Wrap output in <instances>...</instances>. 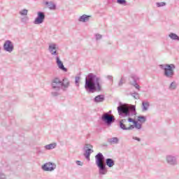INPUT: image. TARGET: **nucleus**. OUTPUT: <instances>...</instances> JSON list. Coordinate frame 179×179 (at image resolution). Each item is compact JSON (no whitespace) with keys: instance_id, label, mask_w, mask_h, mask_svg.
Here are the masks:
<instances>
[{"instance_id":"obj_11","label":"nucleus","mask_w":179,"mask_h":179,"mask_svg":"<svg viewBox=\"0 0 179 179\" xmlns=\"http://www.w3.org/2000/svg\"><path fill=\"white\" fill-rule=\"evenodd\" d=\"M37 17L34 21V24H41L44 23L45 19V15L43 12H38Z\"/></svg>"},{"instance_id":"obj_10","label":"nucleus","mask_w":179,"mask_h":179,"mask_svg":"<svg viewBox=\"0 0 179 179\" xmlns=\"http://www.w3.org/2000/svg\"><path fill=\"white\" fill-rule=\"evenodd\" d=\"M101 120L102 121H103V122H106L107 125H111V123L115 121V118H114V116H110L108 113H103V115L101 117Z\"/></svg>"},{"instance_id":"obj_19","label":"nucleus","mask_w":179,"mask_h":179,"mask_svg":"<svg viewBox=\"0 0 179 179\" xmlns=\"http://www.w3.org/2000/svg\"><path fill=\"white\" fill-rule=\"evenodd\" d=\"M150 106V104L149 103V101H143L142 102V111L143 112L148 111V110H149Z\"/></svg>"},{"instance_id":"obj_22","label":"nucleus","mask_w":179,"mask_h":179,"mask_svg":"<svg viewBox=\"0 0 179 179\" xmlns=\"http://www.w3.org/2000/svg\"><path fill=\"white\" fill-rule=\"evenodd\" d=\"M106 166H108L109 168L113 167L115 164V162L111 158L106 159Z\"/></svg>"},{"instance_id":"obj_8","label":"nucleus","mask_w":179,"mask_h":179,"mask_svg":"<svg viewBox=\"0 0 179 179\" xmlns=\"http://www.w3.org/2000/svg\"><path fill=\"white\" fill-rule=\"evenodd\" d=\"M62 80L59 78H55L52 80V89L57 92L62 89Z\"/></svg>"},{"instance_id":"obj_3","label":"nucleus","mask_w":179,"mask_h":179,"mask_svg":"<svg viewBox=\"0 0 179 179\" xmlns=\"http://www.w3.org/2000/svg\"><path fill=\"white\" fill-rule=\"evenodd\" d=\"M95 163L99 168V176H106L108 173L107 168H106V164H104V156L101 152L98 153L95 156Z\"/></svg>"},{"instance_id":"obj_42","label":"nucleus","mask_w":179,"mask_h":179,"mask_svg":"<svg viewBox=\"0 0 179 179\" xmlns=\"http://www.w3.org/2000/svg\"><path fill=\"white\" fill-rule=\"evenodd\" d=\"M52 94L53 96H58V93H57V92H52Z\"/></svg>"},{"instance_id":"obj_37","label":"nucleus","mask_w":179,"mask_h":179,"mask_svg":"<svg viewBox=\"0 0 179 179\" xmlns=\"http://www.w3.org/2000/svg\"><path fill=\"white\" fill-rule=\"evenodd\" d=\"M119 86H122V85H124V79L121 78L120 82H119Z\"/></svg>"},{"instance_id":"obj_34","label":"nucleus","mask_w":179,"mask_h":179,"mask_svg":"<svg viewBox=\"0 0 179 179\" xmlns=\"http://www.w3.org/2000/svg\"><path fill=\"white\" fill-rule=\"evenodd\" d=\"M95 37L96 40H101L103 36H101V34H96Z\"/></svg>"},{"instance_id":"obj_17","label":"nucleus","mask_w":179,"mask_h":179,"mask_svg":"<svg viewBox=\"0 0 179 179\" xmlns=\"http://www.w3.org/2000/svg\"><path fill=\"white\" fill-rule=\"evenodd\" d=\"M108 143L110 145H117V143H120V138L117 137H113L108 139Z\"/></svg>"},{"instance_id":"obj_7","label":"nucleus","mask_w":179,"mask_h":179,"mask_svg":"<svg viewBox=\"0 0 179 179\" xmlns=\"http://www.w3.org/2000/svg\"><path fill=\"white\" fill-rule=\"evenodd\" d=\"M58 45L55 43H50L48 45V51L52 57H58Z\"/></svg>"},{"instance_id":"obj_28","label":"nucleus","mask_w":179,"mask_h":179,"mask_svg":"<svg viewBox=\"0 0 179 179\" xmlns=\"http://www.w3.org/2000/svg\"><path fill=\"white\" fill-rule=\"evenodd\" d=\"M80 82V77L77 76L75 78L76 86L79 87V83Z\"/></svg>"},{"instance_id":"obj_13","label":"nucleus","mask_w":179,"mask_h":179,"mask_svg":"<svg viewBox=\"0 0 179 179\" xmlns=\"http://www.w3.org/2000/svg\"><path fill=\"white\" fill-rule=\"evenodd\" d=\"M71 86V81L69 79L64 78L62 80V90L64 92H66L68 90V88Z\"/></svg>"},{"instance_id":"obj_39","label":"nucleus","mask_w":179,"mask_h":179,"mask_svg":"<svg viewBox=\"0 0 179 179\" xmlns=\"http://www.w3.org/2000/svg\"><path fill=\"white\" fill-rule=\"evenodd\" d=\"M128 121L129 122H133V124H134V122H136V120H134L131 117H129L128 118Z\"/></svg>"},{"instance_id":"obj_16","label":"nucleus","mask_w":179,"mask_h":179,"mask_svg":"<svg viewBox=\"0 0 179 179\" xmlns=\"http://www.w3.org/2000/svg\"><path fill=\"white\" fill-rule=\"evenodd\" d=\"M45 5H47L50 10H55L57 9V4L52 1H45Z\"/></svg>"},{"instance_id":"obj_35","label":"nucleus","mask_w":179,"mask_h":179,"mask_svg":"<svg viewBox=\"0 0 179 179\" xmlns=\"http://www.w3.org/2000/svg\"><path fill=\"white\" fill-rule=\"evenodd\" d=\"M0 179H6V176L1 171H0Z\"/></svg>"},{"instance_id":"obj_14","label":"nucleus","mask_w":179,"mask_h":179,"mask_svg":"<svg viewBox=\"0 0 179 179\" xmlns=\"http://www.w3.org/2000/svg\"><path fill=\"white\" fill-rule=\"evenodd\" d=\"M56 64L61 71H63V72H68V69L65 68L64 66V63H62V61H61V59H59V57H56Z\"/></svg>"},{"instance_id":"obj_12","label":"nucleus","mask_w":179,"mask_h":179,"mask_svg":"<svg viewBox=\"0 0 179 179\" xmlns=\"http://www.w3.org/2000/svg\"><path fill=\"white\" fill-rule=\"evenodd\" d=\"M15 48L13 45V43L12 41L7 40L5 41L3 44V50L6 51V52H12Z\"/></svg>"},{"instance_id":"obj_5","label":"nucleus","mask_w":179,"mask_h":179,"mask_svg":"<svg viewBox=\"0 0 179 179\" xmlns=\"http://www.w3.org/2000/svg\"><path fill=\"white\" fill-rule=\"evenodd\" d=\"M83 149L85 150L84 156L85 159H87L88 162H90V155L94 152L93 145L90 144H85Z\"/></svg>"},{"instance_id":"obj_26","label":"nucleus","mask_w":179,"mask_h":179,"mask_svg":"<svg viewBox=\"0 0 179 179\" xmlns=\"http://www.w3.org/2000/svg\"><path fill=\"white\" fill-rule=\"evenodd\" d=\"M138 122L143 124V122H146V117L145 116H138Z\"/></svg>"},{"instance_id":"obj_6","label":"nucleus","mask_w":179,"mask_h":179,"mask_svg":"<svg viewBox=\"0 0 179 179\" xmlns=\"http://www.w3.org/2000/svg\"><path fill=\"white\" fill-rule=\"evenodd\" d=\"M165 160L169 166H177V164H178L177 157L173 155H167L165 157Z\"/></svg>"},{"instance_id":"obj_40","label":"nucleus","mask_w":179,"mask_h":179,"mask_svg":"<svg viewBox=\"0 0 179 179\" xmlns=\"http://www.w3.org/2000/svg\"><path fill=\"white\" fill-rule=\"evenodd\" d=\"M76 164L78 166H83V163L80 161H76Z\"/></svg>"},{"instance_id":"obj_21","label":"nucleus","mask_w":179,"mask_h":179,"mask_svg":"<svg viewBox=\"0 0 179 179\" xmlns=\"http://www.w3.org/2000/svg\"><path fill=\"white\" fill-rule=\"evenodd\" d=\"M55 148H57V143H52L44 146L45 150H52V149H55Z\"/></svg>"},{"instance_id":"obj_9","label":"nucleus","mask_w":179,"mask_h":179,"mask_svg":"<svg viewBox=\"0 0 179 179\" xmlns=\"http://www.w3.org/2000/svg\"><path fill=\"white\" fill-rule=\"evenodd\" d=\"M41 169L43 171H54L57 169V164L52 162H46L41 166Z\"/></svg>"},{"instance_id":"obj_33","label":"nucleus","mask_w":179,"mask_h":179,"mask_svg":"<svg viewBox=\"0 0 179 179\" xmlns=\"http://www.w3.org/2000/svg\"><path fill=\"white\" fill-rule=\"evenodd\" d=\"M132 97H134V99H136V100H138V99H139V94H138V93H133L131 94Z\"/></svg>"},{"instance_id":"obj_29","label":"nucleus","mask_w":179,"mask_h":179,"mask_svg":"<svg viewBox=\"0 0 179 179\" xmlns=\"http://www.w3.org/2000/svg\"><path fill=\"white\" fill-rule=\"evenodd\" d=\"M117 3H119V5H127V0H117Z\"/></svg>"},{"instance_id":"obj_1","label":"nucleus","mask_w":179,"mask_h":179,"mask_svg":"<svg viewBox=\"0 0 179 179\" xmlns=\"http://www.w3.org/2000/svg\"><path fill=\"white\" fill-rule=\"evenodd\" d=\"M85 89L87 93L100 92L101 90V78L94 73H89L85 78Z\"/></svg>"},{"instance_id":"obj_15","label":"nucleus","mask_w":179,"mask_h":179,"mask_svg":"<svg viewBox=\"0 0 179 179\" xmlns=\"http://www.w3.org/2000/svg\"><path fill=\"white\" fill-rule=\"evenodd\" d=\"M127 122V120L124 119L120 120V127L122 129H123L124 131H131V129H134V125H130L129 127H127L125 126V122Z\"/></svg>"},{"instance_id":"obj_30","label":"nucleus","mask_w":179,"mask_h":179,"mask_svg":"<svg viewBox=\"0 0 179 179\" xmlns=\"http://www.w3.org/2000/svg\"><path fill=\"white\" fill-rule=\"evenodd\" d=\"M176 87H177V84H176V83H171L169 89H171V90H174Z\"/></svg>"},{"instance_id":"obj_2","label":"nucleus","mask_w":179,"mask_h":179,"mask_svg":"<svg viewBox=\"0 0 179 179\" xmlns=\"http://www.w3.org/2000/svg\"><path fill=\"white\" fill-rule=\"evenodd\" d=\"M117 111L121 117H134V115H136V110L134 106L120 105L117 107Z\"/></svg>"},{"instance_id":"obj_20","label":"nucleus","mask_w":179,"mask_h":179,"mask_svg":"<svg viewBox=\"0 0 179 179\" xmlns=\"http://www.w3.org/2000/svg\"><path fill=\"white\" fill-rule=\"evenodd\" d=\"M104 100H105L104 95H98L95 96L94 101V103H103Z\"/></svg>"},{"instance_id":"obj_25","label":"nucleus","mask_w":179,"mask_h":179,"mask_svg":"<svg viewBox=\"0 0 179 179\" xmlns=\"http://www.w3.org/2000/svg\"><path fill=\"white\" fill-rule=\"evenodd\" d=\"M134 129L136 128V129H141L142 128V124L138 122V121L134 122V124L133 125Z\"/></svg>"},{"instance_id":"obj_24","label":"nucleus","mask_w":179,"mask_h":179,"mask_svg":"<svg viewBox=\"0 0 179 179\" xmlns=\"http://www.w3.org/2000/svg\"><path fill=\"white\" fill-rule=\"evenodd\" d=\"M19 13L21 16H27V13H29V10L27 9H22L19 11Z\"/></svg>"},{"instance_id":"obj_41","label":"nucleus","mask_w":179,"mask_h":179,"mask_svg":"<svg viewBox=\"0 0 179 179\" xmlns=\"http://www.w3.org/2000/svg\"><path fill=\"white\" fill-rule=\"evenodd\" d=\"M133 139L134 141H138V142H141V138L136 137V136H133Z\"/></svg>"},{"instance_id":"obj_18","label":"nucleus","mask_w":179,"mask_h":179,"mask_svg":"<svg viewBox=\"0 0 179 179\" xmlns=\"http://www.w3.org/2000/svg\"><path fill=\"white\" fill-rule=\"evenodd\" d=\"M90 17V16L84 14V15L80 16V17L78 18V22H81L83 23H86V22H89Z\"/></svg>"},{"instance_id":"obj_4","label":"nucleus","mask_w":179,"mask_h":179,"mask_svg":"<svg viewBox=\"0 0 179 179\" xmlns=\"http://www.w3.org/2000/svg\"><path fill=\"white\" fill-rule=\"evenodd\" d=\"M159 68L164 71V76L168 78V79L173 78L174 76V69H176V65L173 64H161Z\"/></svg>"},{"instance_id":"obj_27","label":"nucleus","mask_w":179,"mask_h":179,"mask_svg":"<svg viewBox=\"0 0 179 179\" xmlns=\"http://www.w3.org/2000/svg\"><path fill=\"white\" fill-rule=\"evenodd\" d=\"M21 22H22V23H25V24L28 23V22H29V17L25 15V17H22L21 18Z\"/></svg>"},{"instance_id":"obj_23","label":"nucleus","mask_w":179,"mask_h":179,"mask_svg":"<svg viewBox=\"0 0 179 179\" xmlns=\"http://www.w3.org/2000/svg\"><path fill=\"white\" fill-rule=\"evenodd\" d=\"M169 37L171 40H175L176 41H179V36L177 34H174V33L169 34Z\"/></svg>"},{"instance_id":"obj_44","label":"nucleus","mask_w":179,"mask_h":179,"mask_svg":"<svg viewBox=\"0 0 179 179\" xmlns=\"http://www.w3.org/2000/svg\"><path fill=\"white\" fill-rule=\"evenodd\" d=\"M0 51H1V47H0Z\"/></svg>"},{"instance_id":"obj_32","label":"nucleus","mask_w":179,"mask_h":179,"mask_svg":"<svg viewBox=\"0 0 179 179\" xmlns=\"http://www.w3.org/2000/svg\"><path fill=\"white\" fill-rule=\"evenodd\" d=\"M131 78L132 79H134V82L139 80V76H138L137 75H132Z\"/></svg>"},{"instance_id":"obj_36","label":"nucleus","mask_w":179,"mask_h":179,"mask_svg":"<svg viewBox=\"0 0 179 179\" xmlns=\"http://www.w3.org/2000/svg\"><path fill=\"white\" fill-rule=\"evenodd\" d=\"M133 86L135 87V88L137 90H141V86H139V85H138V83H133Z\"/></svg>"},{"instance_id":"obj_38","label":"nucleus","mask_w":179,"mask_h":179,"mask_svg":"<svg viewBox=\"0 0 179 179\" xmlns=\"http://www.w3.org/2000/svg\"><path fill=\"white\" fill-rule=\"evenodd\" d=\"M106 78L108 80H110V82H113V76H107Z\"/></svg>"},{"instance_id":"obj_31","label":"nucleus","mask_w":179,"mask_h":179,"mask_svg":"<svg viewBox=\"0 0 179 179\" xmlns=\"http://www.w3.org/2000/svg\"><path fill=\"white\" fill-rule=\"evenodd\" d=\"M156 5H157V8H162L163 6H166V3H164V2L156 3Z\"/></svg>"},{"instance_id":"obj_43","label":"nucleus","mask_w":179,"mask_h":179,"mask_svg":"<svg viewBox=\"0 0 179 179\" xmlns=\"http://www.w3.org/2000/svg\"><path fill=\"white\" fill-rule=\"evenodd\" d=\"M106 114H108V115H110V114H111V110H109L108 113H106Z\"/></svg>"}]
</instances>
